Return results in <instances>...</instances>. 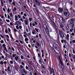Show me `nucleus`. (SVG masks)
Here are the masks:
<instances>
[{
  "mask_svg": "<svg viewBox=\"0 0 75 75\" xmlns=\"http://www.w3.org/2000/svg\"><path fill=\"white\" fill-rule=\"evenodd\" d=\"M6 21L7 23H9L10 22V20H6Z\"/></svg>",
  "mask_w": 75,
  "mask_h": 75,
  "instance_id": "52",
  "label": "nucleus"
},
{
  "mask_svg": "<svg viewBox=\"0 0 75 75\" xmlns=\"http://www.w3.org/2000/svg\"><path fill=\"white\" fill-rule=\"evenodd\" d=\"M26 31L27 33H28V30L27 28H26Z\"/></svg>",
  "mask_w": 75,
  "mask_h": 75,
  "instance_id": "51",
  "label": "nucleus"
},
{
  "mask_svg": "<svg viewBox=\"0 0 75 75\" xmlns=\"http://www.w3.org/2000/svg\"><path fill=\"white\" fill-rule=\"evenodd\" d=\"M22 71H23V72H24V74H27V73L25 71V69H22Z\"/></svg>",
  "mask_w": 75,
  "mask_h": 75,
  "instance_id": "19",
  "label": "nucleus"
},
{
  "mask_svg": "<svg viewBox=\"0 0 75 75\" xmlns=\"http://www.w3.org/2000/svg\"><path fill=\"white\" fill-rule=\"evenodd\" d=\"M54 15H52V19L53 20H54Z\"/></svg>",
  "mask_w": 75,
  "mask_h": 75,
  "instance_id": "31",
  "label": "nucleus"
},
{
  "mask_svg": "<svg viewBox=\"0 0 75 75\" xmlns=\"http://www.w3.org/2000/svg\"><path fill=\"white\" fill-rule=\"evenodd\" d=\"M62 17H62L61 16H58V18L59 19V20H61V18L62 19Z\"/></svg>",
  "mask_w": 75,
  "mask_h": 75,
  "instance_id": "23",
  "label": "nucleus"
},
{
  "mask_svg": "<svg viewBox=\"0 0 75 75\" xmlns=\"http://www.w3.org/2000/svg\"><path fill=\"white\" fill-rule=\"evenodd\" d=\"M58 31L61 38H62V40H63L64 38V33L62 32L60 30H59Z\"/></svg>",
  "mask_w": 75,
  "mask_h": 75,
  "instance_id": "3",
  "label": "nucleus"
},
{
  "mask_svg": "<svg viewBox=\"0 0 75 75\" xmlns=\"http://www.w3.org/2000/svg\"><path fill=\"white\" fill-rule=\"evenodd\" d=\"M1 5L2 7L4 6V4L3 3V1L2 0H0Z\"/></svg>",
  "mask_w": 75,
  "mask_h": 75,
  "instance_id": "16",
  "label": "nucleus"
},
{
  "mask_svg": "<svg viewBox=\"0 0 75 75\" xmlns=\"http://www.w3.org/2000/svg\"><path fill=\"white\" fill-rule=\"evenodd\" d=\"M10 63L11 64H13V62L12 61H10Z\"/></svg>",
  "mask_w": 75,
  "mask_h": 75,
  "instance_id": "43",
  "label": "nucleus"
},
{
  "mask_svg": "<svg viewBox=\"0 0 75 75\" xmlns=\"http://www.w3.org/2000/svg\"><path fill=\"white\" fill-rule=\"evenodd\" d=\"M22 65H23V66H25V64L23 62H22Z\"/></svg>",
  "mask_w": 75,
  "mask_h": 75,
  "instance_id": "37",
  "label": "nucleus"
},
{
  "mask_svg": "<svg viewBox=\"0 0 75 75\" xmlns=\"http://www.w3.org/2000/svg\"><path fill=\"white\" fill-rule=\"evenodd\" d=\"M38 56L39 57V58H40V59L39 60V62L40 63H41L42 62L41 60H42V57H41V56L40 55V53H38Z\"/></svg>",
  "mask_w": 75,
  "mask_h": 75,
  "instance_id": "9",
  "label": "nucleus"
},
{
  "mask_svg": "<svg viewBox=\"0 0 75 75\" xmlns=\"http://www.w3.org/2000/svg\"><path fill=\"white\" fill-rule=\"evenodd\" d=\"M23 36L25 37V38H27V35H23Z\"/></svg>",
  "mask_w": 75,
  "mask_h": 75,
  "instance_id": "57",
  "label": "nucleus"
},
{
  "mask_svg": "<svg viewBox=\"0 0 75 75\" xmlns=\"http://www.w3.org/2000/svg\"><path fill=\"white\" fill-rule=\"evenodd\" d=\"M73 54H75V51L74 50H73Z\"/></svg>",
  "mask_w": 75,
  "mask_h": 75,
  "instance_id": "61",
  "label": "nucleus"
},
{
  "mask_svg": "<svg viewBox=\"0 0 75 75\" xmlns=\"http://www.w3.org/2000/svg\"><path fill=\"white\" fill-rule=\"evenodd\" d=\"M49 19L50 20V21H52V20H51V17L49 16L48 17Z\"/></svg>",
  "mask_w": 75,
  "mask_h": 75,
  "instance_id": "33",
  "label": "nucleus"
},
{
  "mask_svg": "<svg viewBox=\"0 0 75 75\" xmlns=\"http://www.w3.org/2000/svg\"><path fill=\"white\" fill-rule=\"evenodd\" d=\"M70 4L71 5V6H72L73 5V2L72 1H71L70 2Z\"/></svg>",
  "mask_w": 75,
  "mask_h": 75,
  "instance_id": "34",
  "label": "nucleus"
},
{
  "mask_svg": "<svg viewBox=\"0 0 75 75\" xmlns=\"http://www.w3.org/2000/svg\"><path fill=\"white\" fill-rule=\"evenodd\" d=\"M4 50H5L6 52H8V51H7V48H6V47H5V48H4Z\"/></svg>",
  "mask_w": 75,
  "mask_h": 75,
  "instance_id": "39",
  "label": "nucleus"
},
{
  "mask_svg": "<svg viewBox=\"0 0 75 75\" xmlns=\"http://www.w3.org/2000/svg\"><path fill=\"white\" fill-rule=\"evenodd\" d=\"M12 50L13 51V52L14 51H15V50H14V48H13V47H12Z\"/></svg>",
  "mask_w": 75,
  "mask_h": 75,
  "instance_id": "35",
  "label": "nucleus"
},
{
  "mask_svg": "<svg viewBox=\"0 0 75 75\" xmlns=\"http://www.w3.org/2000/svg\"><path fill=\"white\" fill-rule=\"evenodd\" d=\"M8 30L9 32H11V30H10V28H8Z\"/></svg>",
  "mask_w": 75,
  "mask_h": 75,
  "instance_id": "58",
  "label": "nucleus"
},
{
  "mask_svg": "<svg viewBox=\"0 0 75 75\" xmlns=\"http://www.w3.org/2000/svg\"><path fill=\"white\" fill-rule=\"evenodd\" d=\"M59 63L62 66V67L63 66V62H62V60H61V58L60 57H59Z\"/></svg>",
  "mask_w": 75,
  "mask_h": 75,
  "instance_id": "11",
  "label": "nucleus"
},
{
  "mask_svg": "<svg viewBox=\"0 0 75 75\" xmlns=\"http://www.w3.org/2000/svg\"><path fill=\"white\" fill-rule=\"evenodd\" d=\"M25 68H26V69H27V70H28V67H27V66H26V67H25Z\"/></svg>",
  "mask_w": 75,
  "mask_h": 75,
  "instance_id": "54",
  "label": "nucleus"
},
{
  "mask_svg": "<svg viewBox=\"0 0 75 75\" xmlns=\"http://www.w3.org/2000/svg\"><path fill=\"white\" fill-rule=\"evenodd\" d=\"M15 69L16 71H18V67H17L16 66L15 67Z\"/></svg>",
  "mask_w": 75,
  "mask_h": 75,
  "instance_id": "36",
  "label": "nucleus"
},
{
  "mask_svg": "<svg viewBox=\"0 0 75 75\" xmlns=\"http://www.w3.org/2000/svg\"><path fill=\"white\" fill-rule=\"evenodd\" d=\"M34 23L35 24V25H37L38 24H37V23L35 21H34Z\"/></svg>",
  "mask_w": 75,
  "mask_h": 75,
  "instance_id": "63",
  "label": "nucleus"
},
{
  "mask_svg": "<svg viewBox=\"0 0 75 75\" xmlns=\"http://www.w3.org/2000/svg\"><path fill=\"white\" fill-rule=\"evenodd\" d=\"M75 21V19L74 18L71 19L70 24V25H71V27L72 28H74V26L75 25V24H74Z\"/></svg>",
  "mask_w": 75,
  "mask_h": 75,
  "instance_id": "1",
  "label": "nucleus"
},
{
  "mask_svg": "<svg viewBox=\"0 0 75 75\" xmlns=\"http://www.w3.org/2000/svg\"><path fill=\"white\" fill-rule=\"evenodd\" d=\"M43 27L44 28V29H45L46 33H47V34H50V32H49V30H48V27L47 26V25H43Z\"/></svg>",
  "mask_w": 75,
  "mask_h": 75,
  "instance_id": "2",
  "label": "nucleus"
},
{
  "mask_svg": "<svg viewBox=\"0 0 75 75\" xmlns=\"http://www.w3.org/2000/svg\"><path fill=\"white\" fill-rule=\"evenodd\" d=\"M8 13H10V8H8Z\"/></svg>",
  "mask_w": 75,
  "mask_h": 75,
  "instance_id": "47",
  "label": "nucleus"
},
{
  "mask_svg": "<svg viewBox=\"0 0 75 75\" xmlns=\"http://www.w3.org/2000/svg\"><path fill=\"white\" fill-rule=\"evenodd\" d=\"M53 47L56 49V50H58V48H59L58 45L55 43H54L53 44Z\"/></svg>",
  "mask_w": 75,
  "mask_h": 75,
  "instance_id": "5",
  "label": "nucleus"
},
{
  "mask_svg": "<svg viewBox=\"0 0 75 75\" xmlns=\"http://www.w3.org/2000/svg\"><path fill=\"white\" fill-rule=\"evenodd\" d=\"M10 36L11 37V39L12 40H13V39H14V38H13V36H12V34H11Z\"/></svg>",
  "mask_w": 75,
  "mask_h": 75,
  "instance_id": "42",
  "label": "nucleus"
},
{
  "mask_svg": "<svg viewBox=\"0 0 75 75\" xmlns=\"http://www.w3.org/2000/svg\"><path fill=\"white\" fill-rule=\"evenodd\" d=\"M35 30H36V31H37V33H38V32H39L38 31V29H37V28H35Z\"/></svg>",
  "mask_w": 75,
  "mask_h": 75,
  "instance_id": "44",
  "label": "nucleus"
},
{
  "mask_svg": "<svg viewBox=\"0 0 75 75\" xmlns=\"http://www.w3.org/2000/svg\"><path fill=\"white\" fill-rule=\"evenodd\" d=\"M53 75H55V71H53Z\"/></svg>",
  "mask_w": 75,
  "mask_h": 75,
  "instance_id": "64",
  "label": "nucleus"
},
{
  "mask_svg": "<svg viewBox=\"0 0 75 75\" xmlns=\"http://www.w3.org/2000/svg\"><path fill=\"white\" fill-rule=\"evenodd\" d=\"M30 27H32V23H30Z\"/></svg>",
  "mask_w": 75,
  "mask_h": 75,
  "instance_id": "56",
  "label": "nucleus"
},
{
  "mask_svg": "<svg viewBox=\"0 0 75 75\" xmlns=\"http://www.w3.org/2000/svg\"><path fill=\"white\" fill-rule=\"evenodd\" d=\"M29 40L27 38H26L25 39V41L26 42V41H28Z\"/></svg>",
  "mask_w": 75,
  "mask_h": 75,
  "instance_id": "28",
  "label": "nucleus"
},
{
  "mask_svg": "<svg viewBox=\"0 0 75 75\" xmlns=\"http://www.w3.org/2000/svg\"><path fill=\"white\" fill-rule=\"evenodd\" d=\"M16 28L17 30H19V28H18V26H16Z\"/></svg>",
  "mask_w": 75,
  "mask_h": 75,
  "instance_id": "62",
  "label": "nucleus"
},
{
  "mask_svg": "<svg viewBox=\"0 0 75 75\" xmlns=\"http://www.w3.org/2000/svg\"><path fill=\"white\" fill-rule=\"evenodd\" d=\"M0 64L1 65H3V64H4V63H3V62L2 61H1L0 62Z\"/></svg>",
  "mask_w": 75,
  "mask_h": 75,
  "instance_id": "46",
  "label": "nucleus"
},
{
  "mask_svg": "<svg viewBox=\"0 0 75 75\" xmlns=\"http://www.w3.org/2000/svg\"><path fill=\"white\" fill-rule=\"evenodd\" d=\"M10 16H11V17H13V14H12V13H11L10 14Z\"/></svg>",
  "mask_w": 75,
  "mask_h": 75,
  "instance_id": "41",
  "label": "nucleus"
},
{
  "mask_svg": "<svg viewBox=\"0 0 75 75\" xmlns=\"http://www.w3.org/2000/svg\"><path fill=\"white\" fill-rule=\"evenodd\" d=\"M21 59H24V57L23 56L21 55Z\"/></svg>",
  "mask_w": 75,
  "mask_h": 75,
  "instance_id": "29",
  "label": "nucleus"
},
{
  "mask_svg": "<svg viewBox=\"0 0 75 75\" xmlns=\"http://www.w3.org/2000/svg\"><path fill=\"white\" fill-rule=\"evenodd\" d=\"M43 65H44V63L43 64H42L41 65V67L42 68H43L45 70V67H44V66Z\"/></svg>",
  "mask_w": 75,
  "mask_h": 75,
  "instance_id": "18",
  "label": "nucleus"
},
{
  "mask_svg": "<svg viewBox=\"0 0 75 75\" xmlns=\"http://www.w3.org/2000/svg\"><path fill=\"white\" fill-rule=\"evenodd\" d=\"M15 20L16 21H17V20H18V16H17V15H15Z\"/></svg>",
  "mask_w": 75,
  "mask_h": 75,
  "instance_id": "20",
  "label": "nucleus"
},
{
  "mask_svg": "<svg viewBox=\"0 0 75 75\" xmlns=\"http://www.w3.org/2000/svg\"><path fill=\"white\" fill-rule=\"evenodd\" d=\"M29 20L31 22L32 21V18H29Z\"/></svg>",
  "mask_w": 75,
  "mask_h": 75,
  "instance_id": "45",
  "label": "nucleus"
},
{
  "mask_svg": "<svg viewBox=\"0 0 75 75\" xmlns=\"http://www.w3.org/2000/svg\"><path fill=\"white\" fill-rule=\"evenodd\" d=\"M15 59L16 61H18V57L17 56L15 57Z\"/></svg>",
  "mask_w": 75,
  "mask_h": 75,
  "instance_id": "22",
  "label": "nucleus"
},
{
  "mask_svg": "<svg viewBox=\"0 0 75 75\" xmlns=\"http://www.w3.org/2000/svg\"><path fill=\"white\" fill-rule=\"evenodd\" d=\"M21 21H22V23H23L24 22V21H23V18H21L20 19Z\"/></svg>",
  "mask_w": 75,
  "mask_h": 75,
  "instance_id": "60",
  "label": "nucleus"
},
{
  "mask_svg": "<svg viewBox=\"0 0 75 75\" xmlns=\"http://www.w3.org/2000/svg\"><path fill=\"white\" fill-rule=\"evenodd\" d=\"M15 24H17V26H19L18 24H18L19 25H21V23L19 21H16V22L15 23Z\"/></svg>",
  "mask_w": 75,
  "mask_h": 75,
  "instance_id": "8",
  "label": "nucleus"
},
{
  "mask_svg": "<svg viewBox=\"0 0 75 75\" xmlns=\"http://www.w3.org/2000/svg\"><path fill=\"white\" fill-rule=\"evenodd\" d=\"M6 55L7 57H8V58H10V56L9 54H6Z\"/></svg>",
  "mask_w": 75,
  "mask_h": 75,
  "instance_id": "21",
  "label": "nucleus"
},
{
  "mask_svg": "<svg viewBox=\"0 0 75 75\" xmlns=\"http://www.w3.org/2000/svg\"><path fill=\"white\" fill-rule=\"evenodd\" d=\"M64 15L66 17H69L70 15V13L69 12H64Z\"/></svg>",
  "mask_w": 75,
  "mask_h": 75,
  "instance_id": "4",
  "label": "nucleus"
},
{
  "mask_svg": "<svg viewBox=\"0 0 75 75\" xmlns=\"http://www.w3.org/2000/svg\"><path fill=\"white\" fill-rule=\"evenodd\" d=\"M1 43H2V44H3V43L4 42V41L3 40H2L1 41Z\"/></svg>",
  "mask_w": 75,
  "mask_h": 75,
  "instance_id": "55",
  "label": "nucleus"
},
{
  "mask_svg": "<svg viewBox=\"0 0 75 75\" xmlns=\"http://www.w3.org/2000/svg\"><path fill=\"white\" fill-rule=\"evenodd\" d=\"M19 28L20 30H21L22 28V26H19Z\"/></svg>",
  "mask_w": 75,
  "mask_h": 75,
  "instance_id": "59",
  "label": "nucleus"
},
{
  "mask_svg": "<svg viewBox=\"0 0 75 75\" xmlns=\"http://www.w3.org/2000/svg\"><path fill=\"white\" fill-rule=\"evenodd\" d=\"M60 25V27L61 28H62L63 27H64V25H63V24H62V23H61L59 24Z\"/></svg>",
  "mask_w": 75,
  "mask_h": 75,
  "instance_id": "14",
  "label": "nucleus"
},
{
  "mask_svg": "<svg viewBox=\"0 0 75 75\" xmlns=\"http://www.w3.org/2000/svg\"><path fill=\"white\" fill-rule=\"evenodd\" d=\"M2 58H3L4 59V60H5V58H4V56L2 55L1 56Z\"/></svg>",
  "mask_w": 75,
  "mask_h": 75,
  "instance_id": "38",
  "label": "nucleus"
},
{
  "mask_svg": "<svg viewBox=\"0 0 75 75\" xmlns=\"http://www.w3.org/2000/svg\"><path fill=\"white\" fill-rule=\"evenodd\" d=\"M69 34L67 35L66 38L67 39H68V38H69Z\"/></svg>",
  "mask_w": 75,
  "mask_h": 75,
  "instance_id": "30",
  "label": "nucleus"
},
{
  "mask_svg": "<svg viewBox=\"0 0 75 75\" xmlns=\"http://www.w3.org/2000/svg\"><path fill=\"white\" fill-rule=\"evenodd\" d=\"M2 47H3V48H6V45H5V44H3V45H2Z\"/></svg>",
  "mask_w": 75,
  "mask_h": 75,
  "instance_id": "27",
  "label": "nucleus"
},
{
  "mask_svg": "<svg viewBox=\"0 0 75 75\" xmlns=\"http://www.w3.org/2000/svg\"><path fill=\"white\" fill-rule=\"evenodd\" d=\"M58 11L60 13H61L63 11V8H58Z\"/></svg>",
  "mask_w": 75,
  "mask_h": 75,
  "instance_id": "10",
  "label": "nucleus"
},
{
  "mask_svg": "<svg viewBox=\"0 0 75 75\" xmlns=\"http://www.w3.org/2000/svg\"><path fill=\"white\" fill-rule=\"evenodd\" d=\"M36 43L38 47H40V43H39V42H36Z\"/></svg>",
  "mask_w": 75,
  "mask_h": 75,
  "instance_id": "26",
  "label": "nucleus"
},
{
  "mask_svg": "<svg viewBox=\"0 0 75 75\" xmlns=\"http://www.w3.org/2000/svg\"><path fill=\"white\" fill-rule=\"evenodd\" d=\"M49 68V71H50V75H51L53 73V71H54V69L52 68V69L51 67H50L49 66L48 67Z\"/></svg>",
  "mask_w": 75,
  "mask_h": 75,
  "instance_id": "7",
  "label": "nucleus"
},
{
  "mask_svg": "<svg viewBox=\"0 0 75 75\" xmlns=\"http://www.w3.org/2000/svg\"><path fill=\"white\" fill-rule=\"evenodd\" d=\"M35 3L38 6H40V3L38 1L39 0H34Z\"/></svg>",
  "mask_w": 75,
  "mask_h": 75,
  "instance_id": "6",
  "label": "nucleus"
},
{
  "mask_svg": "<svg viewBox=\"0 0 75 75\" xmlns=\"http://www.w3.org/2000/svg\"><path fill=\"white\" fill-rule=\"evenodd\" d=\"M44 9L46 11H49V10H50V8L49 7H45Z\"/></svg>",
  "mask_w": 75,
  "mask_h": 75,
  "instance_id": "12",
  "label": "nucleus"
},
{
  "mask_svg": "<svg viewBox=\"0 0 75 75\" xmlns=\"http://www.w3.org/2000/svg\"><path fill=\"white\" fill-rule=\"evenodd\" d=\"M73 13L74 14H75V9H73Z\"/></svg>",
  "mask_w": 75,
  "mask_h": 75,
  "instance_id": "40",
  "label": "nucleus"
},
{
  "mask_svg": "<svg viewBox=\"0 0 75 75\" xmlns=\"http://www.w3.org/2000/svg\"><path fill=\"white\" fill-rule=\"evenodd\" d=\"M73 59H74V62H75V57H72Z\"/></svg>",
  "mask_w": 75,
  "mask_h": 75,
  "instance_id": "32",
  "label": "nucleus"
},
{
  "mask_svg": "<svg viewBox=\"0 0 75 75\" xmlns=\"http://www.w3.org/2000/svg\"><path fill=\"white\" fill-rule=\"evenodd\" d=\"M64 12H68V10L67 8L65 9L64 10Z\"/></svg>",
  "mask_w": 75,
  "mask_h": 75,
  "instance_id": "24",
  "label": "nucleus"
},
{
  "mask_svg": "<svg viewBox=\"0 0 75 75\" xmlns=\"http://www.w3.org/2000/svg\"><path fill=\"white\" fill-rule=\"evenodd\" d=\"M20 43H21V44H23V41H22L20 40Z\"/></svg>",
  "mask_w": 75,
  "mask_h": 75,
  "instance_id": "49",
  "label": "nucleus"
},
{
  "mask_svg": "<svg viewBox=\"0 0 75 75\" xmlns=\"http://www.w3.org/2000/svg\"><path fill=\"white\" fill-rule=\"evenodd\" d=\"M0 36L1 37V38H4V36H3V35H0Z\"/></svg>",
  "mask_w": 75,
  "mask_h": 75,
  "instance_id": "53",
  "label": "nucleus"
},
{
  "mask_svg": "<svg viewBox=\"0 0 75 75\" xmlns=\"http://www.w3.org/2000/svg\"><path fill=\"white\" fill-rule=\"evenodd\" d=\"M25 24H26V25H28V20H26V21H25Z\"/></svg>",
  "mask_w": 75,
  "mask_h": 75,
  "instance_id": "15",
  "label": "nucleus"
},
{
  "mask_svg": "<svg viewBox=\"0 0 75 75\" xmlns=\"http://www.w3.org/2000/svg\"><path fill=\"white\" fill-rule=\"evenodd\" d=\"M61 20L62 21V23H65V20L64 19V17H62V18Z\"/></svg>",
  "mask_w": 75,
  "mask_h": 75,
  "instance_id": "13",
  "label": "nucleus"
},
{
  "mask_svg": "<svg viewBox=\"0 0 75 75\" xmlns=\"http://www.w3.org/2000/svg\"><path fill=\"white\" fill-rule=\"evenodd\" d=\"M13 12H15V11H17V8L16 7H14V9H13Z\"/></svg>",
  "mask_w": 75,
  "mask_h": 75,
  "instance_id": "25",
  "label": "nucleus"
},
{
  "mask_svg": "<svg viewBox=\"0 0 75 75\" xmlns=\"http://www.w3.org/2000/svg\"><path fill=\"white\" fill-rule=\"evenodd\" d=\"M41 72L42 73L43 75H44V71L42 70H41Z\"/></svg>",
  "mask_w": 75,
  "mask_h": 75,
  "instance_id": "50",
  "label": "nucleus"
},
{
  "mask_svg": "<svg viewBox=\"0 0 75 75\" xmlns=\"http://www.w3.org/2000/svg\"><path fill=\"white\" fill-rule=\"evenodd\" d=\"M39 37L40 38V39H41V35L40 34H39Z\"/></svg>",
  "mask_w": 75,
  "mask_h": 75,
  "instance_id": "48",
  "label": "nucleus"
},
{
  "mask_svg": "<svg viewBox=\"0 0 75 75\" xmlns=\"http://www.w3.org/2000/svg\"><path fill=\"white\" fill-rule=\"evenodd\" d=\"M35 10L36 11V13H37L38 14H39L40 13H39V11L38 10V9L36 7H35Z\"/></svg>",
  "mask_w": 75,
  "mask_h": 75,
  "instance_id": "17",
  "label": "nucleus"
}]
</instances>
